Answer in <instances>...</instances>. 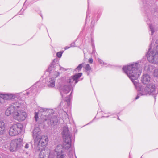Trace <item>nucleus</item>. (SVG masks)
I'll return each mask as SVG.
<instances>
[{"label":"nucleus","instance_id":"f257e3e1","mask_svg":"<svg viewBox=\"0 0 158 158\" xmlns=\"http://www.w3.org/2000/svg\"><path fill=\"white\" fill-rule=\"evenodd\" d=\"M139 63L136 62L124 66L122 68L123 71L130 79L135 88L139 91L135 99H138L141 96L148 94L153 96L155 100L156 97L158 94V89L156 88L153 84L150 83L146 86H142L140 83L135 81L141 73V71L139 69Z\"/></svg>","mask_w":158,"mask_h":158},{"label":"nucleus","instance_id":"f03ea898","mask_svg":"<svg viewBox=\"0 0 158 158\" xmlns=\"http://www.w3.org/2000/svg\"><path fill=\"white\" fill-rule=\"evenodd\" d=\"M56 114L53 109L39 108L38 111L35 112L34 118L36 122L39 115L44 122H46L49 127H53L57 124L58 122Z\"/></svg>","mask_w":158,"mask_h":158},{"label":"nucleus","instance_id":"7ed1b4c3","mask_svg":"<svg viewBox=\"0 0 158 158\" xmlns=\"http://www.w3.org/2000/svg\"><path fill=\"white\" fill-rule=\"evenodd\" d=\"M82 75L81 72L76 73L69 78L65 80L59 79L58 81L59 83V89L61 95L63 97L62 93L67 94L72 89H73L75 85L80 81L82 80L83 78L80 79Z\"/></svg>","mask_w":158,"mask_h":158},{"label":"nucleus","instance_id":"20e7f679","mask_svg":"<svg viewBox=\"0 0 158 158\" xmlns=\"http://www.w3.org/2000/svg\"><path fill=\"white\" fill-rule=\"evenodd\" d=\"M41 131L38 127L34 129L32 136L34 139V148L38 151H40L39 154V158H46L44 153L45 147L47 144L48 139L47 136H40Z\"/></svg>","mask_w":158,"mask_h":158},{"label":"nucleus","instance_id":"39448f33","mask_svg":"<svg viewBox=\"0 0 158 158\" xmlns=\"http://www.w3.org/2000/svg\"><path fill=\"white\" fill-rule=\"evenodd\" d=\"M62 133L64 143L63 145H58L56 148V158H66L64 149L68 150L71 147V136L68 127L64 126L63 127Z\"/></svg>","mask_w":158,"mask_h":158},{"label":"nucleus","instance_id":"423d86ee","mask_svg":"<svg viewBox=\"0 0 158 158\" xmlns=\"http://www.w3.org/2000/svg\"><path fill=\"white\" fill-rule=\"evenodd\" d=\"M22 104L15 102L11 104L5 111V114L9 116L12 114L14 118L19 122L25 120L26 118V113L21 109Z\"/></svg>","mask_w":158,"mask_h":158},{"label":"nucleus","instance_id":"0eeeda50","mask_svg":"<svg viewBox=\"0 0 158 158\" xmlns=\"http://www.w3.org/2000/svg\"><path fill=\"white\" fill-rule=\"evenodd\" d=\"M152 41L149 46V48L146 54L148 60L150 62L154 64L158 63V39L156 40L152 50Z\"/></svg>","mask_w":158,"mask_h":158},{"label":"nucleus","instance_id":"6e6552de","mask_svg":"<svg viewBox=\"0 0 158 158\" xmlns=\"http://www.w3.org/2000/svg\"><path fill=\"white\" fill-rule=\"evenodd\" d=\"M58 63V60L56 59H54L52 60L50 64L47 69V71L52 76V77L51 78L55 79L56 78L60 75L59 72L54 71V70L56 69L61 68Z\"/></svg>","mask_w":158,"mask_h":158},{"label":"nucleus","instance_id":"1a4fd4ad","mask_svg":"<svg viewBox=\"0 0 158 158\" xmlns=\"http://www.w3.org/2000/svg\"><path fill=\"white\" fill-rule=\"evenodd\" d=\"M23 128V126L21 124H14L10 128L9 135L12 136L16 135L21 132Z\"/></svg>","mask_w":158,"mask_h":158},{"label":"nucleus","instance_id":"9d476101","mask_svg":"<svg viewBox=\"0 0 158 158\" xmlns=\"http://www.w3.org/2000/svg\"><path fill=\"white\" fill-rule=\"evenodd\" d=\"M23 141V139L20 138L12 140L9 148L10 152H13L19 149L22 146Z\"/></svg>","mask_w":158,"mask_h":158},{"label":"nucleus","instance_id":"9b49d317","mask_svg":"<svg viewBox=\"0 0 158 158\" xmlns=\"http://www.w3.org/2000/svg\"><path fill=\"white\" fill-rule=\"evenodd\" d=\"M1 97L4 101V100L14 99L18 98V94H12L7 93L6 94H1Z\"/></svg>","mask_w":158,"mask_h":158},{"label":"nucleus","instance_id":"f8f14e48","mask_svg":"<svg viewBox=\"0 0 158 158\" xmlns=\"http://www.w3.org/2000/svg\"><path fill=\"white\" fill-rule=\"evenodd\" d=\"M41 84V81H38L37 82H36L35 84H34L30 88V91L27 92L25 93H23V94L26 97V96H28L29 94H31V95H32V93L34 92V91H36V88L37 87V86H38V88L40 87V86Z\"/></svg>","mask_w":158,"mask_h":158},{"label":"nucleus","instance_id":"ddd939ff","mask_svg":"<svg viewBox=\"0 0 158 158\" xmlns=\"http://www.w3.org/2000/svg\"><path fill=\"white\" fill-rule=\"evenodd\" d=\"M101 14L100 13H98L94 14L92 18V21L91 22V27H93L94 26V24L99 19Z\"/></svg>","mask_w":158,"mask_h":158},{"label":"nucleus","instance_id":"4468645a","mask_svg":"<svg viewBox=\"0 0 158 158\" xmlns=\"http://www.w3.org/2000/svg\"><path fill=\"white\" fill-rule=\"evenodd\" d=\"M150 80V76L147 74H143L141 79V82L144 84H148Z\"/></svg>","mask_w":158,"mask_h":158},{"label":"nucleus","instance_id":"2eb2a0df","mask_svg":"<svg viewBox=\"0 0 158 158\" xmlns=\"http://www.w3.org/2000/svg\"><path fill=\"white\" fill-rule=\"evenodd\" d=\"M148 0H142L143 2V7L142 10L145 13H147L149 10V6L147 3Z\"/></svg>","mask_w":158,"mask_h":158},{"label":"nucleus","instance_id":"dca6fc26","mask_svg":"<svg viewBox=\"0 0 158 158\" xmlns=\"http://www.w3.org/2000/svg\"><path fill=\"white\" fill-rule=\"evenodd\" d=\"M146 20V22L149 25V27L150 28V31H151V35H153L155 32L154 28L152 25L151 22H152V20L151 18H150L149 16L147 15V19Z\"/></svg>","mask_w":158,"mask_h":158},{"label":"nucleus","instance_id":"f3484780","mask_svg":"<svg viewBox=\"0 0 158 158\" xmlns=\"http://www.w3.org/2000/svg\"><path fill=\"white\" fill-rule=\"evenodd\" d=\"M6 127L4 122L0 121V135L3 134L5 131Z\"/></svg>","mask_w":158,"mask_h":158},{"label":"nucleus","instance_id":"a211bd4d","mask_svg":"<svg viewBox=\"0 0 158 158\" xmlns=\"http://www.w3.org/2000/svg\"><path fill=\"white\" fill-rule=\"evenodd\" d=\"M84 64V63L79 64L78 66L74 69V72H79L80 71L83 67Z\"/></svg>","mask_w":158,"mask_h":158},{"label":"nucleus","instance_id":"6ab92c4d","mask_svg":"<svg viewBox=\"0 0 158 158\" xmlns=\"http://www.w3.org/2000/svg\"><path fill=\"white\" fill-rule=\"evenodd\" d=\"M55 79L50 78V80L48 84L49 87H54L55 86Z\"/></svg>","mask_w":158,"mask_h":158},{"label":"nucleus","instance_id":"aec40b11","mask_svg":"<svg viewBox=\"0 0 158 158\" xmlns=\"http://www.w3.org/2000/svg\"><path fill=\"white\" fill-rule=\"evenodd\" d=\"M72 92L73 90H72V91L71 92L69 96L68 97H66L65 99L66 102L67 103V104L69 106L71 104V97Z\"/></svg>","mask_w":158,"mask_h":158},{"label":"nucleus","instance_id":"412c9836","mask_svg":"<svg viewBox=\"0 0 158 158\" xmlns=\"http://www.w3.org/2000/svg\"><path fill=\"white\" fill-rule=\"evenodd\" d=\"M85 69L86 71H89L91 70V68L89 64H87L85 67Z\"/></svg>","mask_w":158,"mask_h":158},{"label":"nucleus","instance_id":"4be33fe9","mask_svg":"<svg viewBox=\"0 0 158 158\" xmlns=\"http://www.w3.org/2000/svg\"><path fill=\"white\" fill-rule=\"evenodd\" d=\"M63 52V51H62L57 52L56 54V56L59 58H60L62 56Z\"/></svg>","mask_w":158,"mask_h":158},{"label":"nucleus","instance_id":"5701e85b","mask_svg":"<svg viewBox=\"0 0 158 158\" xmlns=\"http://www.w3.org/2000/svg\"><path fill=\"white\" fill-rule=\"evenodd\" d=\"M153 75L155 77H158V69L154 70L153 73Z\"/></svg>","mask_w":158,"mask_h":158},{"label":"nucleus","instance_id":"b1692460","mask_svg":"<svg viewBox=\"0 0 158 158\" xmlns=\"http://www.w3.org/2000/svg\"><path fill=\"white\" fill-rule=\"evenodd\" d=\"M153 69V66L152 65H148L147 67V71H151Z\"/></svg>","mask_w":158,"mask_h":158},{"label":"nucleus","instance_id":"393cba45","mask_svg":"<svg viewBox=\"0 0 158 158\" xmlns=\"http://www.w3.org/2000/svg\"><path fill=\"white\" fill-rule=\"evenodd\" d=\"M54 155L51 153H49L48 156V158H54Z\"/></svg>","mask_w":158,"mask_h":158},{"label":"nucleus","instance_id":"a878e982","mask_svg":"<svg viewBox=\"0 0 158 158\" xmlns=\"http://www.w3.org/2000/svg\"><path fill=\"white\" fill-rule=\"evenodd\" d=\"M98 61L99 62V63L100 64H101V65L102 66L103 63H104L103 61L101 59H100L99 58H98Z\"/></svg>","mask_w":158,"mask_h":158},{"label":"nucleus","instance_id":"bb28decb","mask_svg":"<svg viewBox=\"0 0 158 158\" xmlns=\"http://www.w3.org/2000/svg\"><path fill=\"white\" fill-rule=\"evenodd\" d=\"M88 62L90 63L91 64L93 62V59L92 58H90L88 60Z\"/></svg>","mask_w":158,"mask_h":158},{"label":"nucleus","instance_id":"cd10ccee","mask_svg":"<svg viewBox=\"0 0 158 158\" xmlns=\"http://www.w3.org/2000/svg\"><path fill=\"white\" fill-rule=\"evenodd\" d=\"M88 18L89 19V20H90L89 16V17L88 18V12H87L86 16V21H85L86 23V21H87Z\"/></svg>","mask_w":158,"mask_h":158},{"label":"nucleus","instance_id":"c85d7f7f","mask_svg":"<svg viewBox=\"0 0 158 158\" xmlns=\"http://www.w3.org/2000/svg\"><path fill=\"white\" fill-rule=\"evenodd\" d=\"M4 102L2 98L1 97V94H0V103H2Z\"/></svg>","mask_w":158,"mask_h":158},{"label":"nucleus","instance_id":"c756f323","mask_svg":"<svg viewBox=\"0 0 158 158\" xmlns=\"http://www.w3.org/2000/svg\"><path fill=\"white\" fill-rule=\"evenodd\" d=\"M96 117H95L94 119L91 121L90 122H89V123H88L87 124L84 125L83 127L85 126H86V125H89V124H90L91 123H92V122L94 120V119H95Z\"/></svg>","mask_w":158,"mask_h":158},{"label":"nucleus","instance_id":"7c9ffc66","mask_svg":"<svg viewBox=\"0 0 158 158\" xmlns=\"http://www.w3.org/2000/svg\"><path fill=\"white\" fill-rule=\"evenodd\" d=\"M74 45H75V42H73L70 44V47H75Z\"/></svg>","mask_w":158,"mask_h":158},{"label":"nucleus","instance_id":"2f4dec72","mask_svg":"<svg viewBox=\"0 0 158 158\" xmlns=\"http://www.w3.org/2000/svg\"><path fill=\"white\" fill-rule=\"evenodd\" d=\"M29 144H28L27 143L25 145V148L26 149H27L29 148Z\"/></svg>","mask_w":158,"mask_h":158},{"label":"nucleus","instance_id":"473e14b6","mask_svg":"<svg viewBox=\"0 0 158 158\" xmlns=\"http://www.w3.org/2000/svg\"><path fill=\"white\" fill-rule=\"evenodd\" d=\"M70 48V47H68V46H66L64 47V49L65 50H66L67 49H68L69 48Z\"/></svg>","mask_w":158,"mask_h":158},{"label":"nucleus","instance_id":"72a5a7b5","mask_svg":"<svg viewBox=\"0 0 158 158\" xmlns=\"http://www.w3.org/2000/svg\"><path fill=\"white\" fill-rule=\"evenodd\" d=\"M107 65V64L106 63H105L104 62V63H103L102 64V65H104V66H105V65Z\"/></svg>","mask_w":158,"mask_h":158},{"label":"nucleus","instance_id":"f704fd0d","mask_svg":"<svg viewBox=\"0 0 158 158\" xmlns=\"http://www.w3.org/2000/svg\"><path fill=\"white\" fill-rule=\"evenodd\" d=\"M91 43H93V42H94V40L93 38H91Z\"/></svg>","mask_w":158,"mask_h":158},{"label":"nucleus","instance_id":"c9c22d12","mask_svg":"<svg viewBox=\"0 0 158 158\" xmlns=\"http://www.w3.org/2000/svg\"><path fill=\"white\" fill-rule=\"evenodd\" d=\"M92 47L94 46H95L94 42H93V43H91Z\"/></svg>","mask_w":158,"mask_h":158},{"label":"nucleus","instance_id":"e433bc0d","mask_svg":"<svg viewBox=\"0 0 158 158\" xmlns=\"http://www.w3.org/2000/svg\"><path fill=\"white\" fill-rule=\"evenodd\" d=\"M92 48L93 50H95V46H94L92 47Z\"/></svg>","mask_w":158,"mask_h":158},{"label":"nucleus","instance_id":"4c0bfd02","mask_svg":"<svg viewBox=\"0 0 158 158\" xmlns=\"http://www.w3.org/2000/svg\"><path fill=\"white\" fill-rule=\"evenodd\" d=\"M109 117V116H102L101 117V118H104V117H106V118H108V117Z\"/></svg>","mask_w":158,"mask_h":158},{"label":"nucleus","instance_id":"58836bf2","mask_svg":"<svg viewBox=\"0 0 158 158\" xmlns=\"http://www.w3.org/2000/svg\"><path fill=\"white\" fill-rule=\"evenodd\" d=\"M95 52V50H92V53H94Z\"/></svg>","mask_w":158,"mask_h":158},{"label":"nucleus","instance_id":"ea45409f","mask_svg":"<svg viewBox=\"0 0 158 158\" xmlns=\"http://www.w3.org/2000/svg\"><path fill=\"white\" fill-rule=\"evenodd\" d=\"M90 73L89 72H87V75H88V76H89V75L90 74Z\"/></svg>","mask_w":158,"mask_h":158},{"label":"nucleus","instance_id":"a19ab883","mask_svg":"<svg viewBox=\"0 0 158 158\" xmlns=\"http://www.w3.org/2000/svg\"><path fill=\"white\" fill-rule=\"evenodd\" d=\"M117 116L118 117L117 119H118V120H120V119H119V118L118 116V115H117Z\"/></svg>","mask_w":158,"mask_h":158},{"label":"nucleus","instance_id":"79ce46f5","mask_svg":"<svg viewBox=\"0 0 158 158\" xmlns=\"http://www.w3.org/2000/svg\"><path fill=\"white\" fill-rule=\"evenodd\" d=\"M20 13V12H19L18 13V15H20L21 14L19 13Z\"/></svg>","mask_w":158,"mask_h":158},{"label":"nucleus","instance_id":"37998d69","mask_svg":"<svg viewBox=\"0 0 158 158\" xmlns=\"http://www.w3.org/2000/svg\"><path fill=\"white\" fill-rule=\"evenodd\" d=\"M40 16H41V17H42V15H40Z\"/></svg>","mask_w":158,"mask_h":158},{"label":"nucleus","instance_id":"c03bdc74","mask_svg":"<svg viewBox=\"0 0 158 158\" xmlns=\"http://www.w3.org/2000/svg\"><path fill=\"white\" fill-rule=\"evenodd\" d=\"M76 156V158H77V157H76V156Z\"/></svg>","mask_w":158,"mask_h":158}]
</instances>
